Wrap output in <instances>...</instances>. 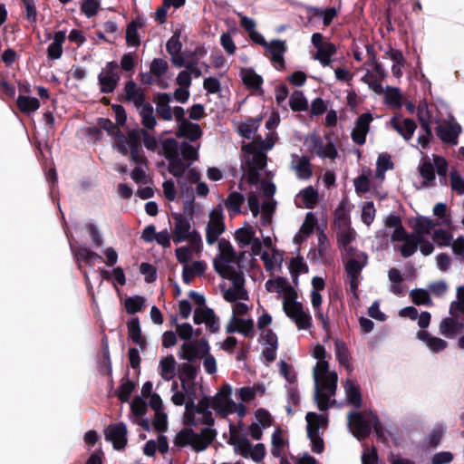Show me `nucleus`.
Returning <instances> with one entry per match:
<instances>
[{
    "mask_svg": "<svg viewBox=\"0 0 464 464\" xmlns=\"http://www.w3.org/2000/svg\"><path fill=\"white\" fill-rule=\"evenodd\" d=\"M344 256L347 260L346 270L351 278L350 285L352 289L354 290L357 287L356 276L365 266L367 258L363 253H357L353 247L346 249Z\"/></svg>",
    "mask_w": 464,
    "mask_h": 464,
    "instance_id": "nucleus-11",
    "label": "nucleus"
},
{
    "mask_svg": "<svg viewBox=\"0 0 464 464\" xmlns=\"http://www.w3.org/2000/svg\"><path fill=\"white\" fill-rule=\"evenodd\" d=\"M411 297L412 302L418 305H429L431 303L429 293L424 289L412 290L411 292Z\"/></svg>",
    "mask_w": 464,
    "mask_h": 464,
    "instance_id": "nucleus-62",
    "label": "nucleus"
},
{
    "mask_svg": "<svg viewBox=\"0 0 464 464\" xmlns=\"http://www.w3.org/2000/svg\"><path fill=\"white\" fill-rule=\"evenodd\" d=\"M232 444L234 446L235 451L241 455L244 458H248L249 452L252 448L251 442L245 438H231Z\"/></svg>",
    "mask_w": 464,
    "mask_h": 464,
    "instance_id": "nucleus-47",
    "label": "nucleus"
},
{
    "mask_svg": "<svg viewBox=\"0 0 464 464\" xmlns=\"http://www.w3.org/2000/svg\"><path fill=\"white\" fill-rule=\"evenodd\" d=\"M215 436L216 432L210 429L203 430L200 434L190 429H184L176 435L174 444L179 447L190 446L196 451H202L212 442Z\"/></svg>",
    "mask_w": 464,
    "mask_h": 464,
    "instance_id": "nucleus-5",
    "label": "nucleus"
},
{
    "mask_svg": "<svg viewBox=\"0 0 464 464\" xmlns=\"http://www.w3.org/2000/svg\"><path fill=\"white\" fill-rule=\"evenodd\" d=\"M336 53L335 46L331 43L324 47L316 49L314 56L323 66H328L332 63V56Z\"/></svg>",
    "mask_w": 464,
    "mask_h": 464,
    "instance_id": "nucleus-33",
    "label": "nucleus"
},
{
    "mask_svg": "<svg viewBox=\"0 0 464 464\" xmlns=\"http://www.w3.org/2000/svg\"><path fill=\"white\" fill-rule=\"evenodd\" d=\"M372 121V117L369 113L360 116L352 132V138L354 142L357 144H363L365 142L366 134L369 131V125Z\"/></svg>",
    "mask_w": 464,
    "mask_h": 464,
    "instance_id": "nucleus-23",
    "label": "nucleus"
},
{
    "mask_svg": "<svg viewBox=\"0 0 464 464\" xmlns=\"http://www.w3.org/2000/svg\"><path fill=\"white\" fill-rule=\"evenodd\" d=\"M287 444V440L281 429H276L272 434L271 452L274 456H280L282 450Z\"/></svg>",
    "mask_w": 464,
    "mask_h": 464,
    "instance_id": "nucleus-38",
    "label": "nucleus"
},
{
    "mask_svg": "<svg viewBox=\"0 0 464 464\" xmlns=\"http://www.w3.org/2000/svg\"><path fill=\"white\" fill-rule=\"evenodd\" d=\"M304 146L308 150L320 157L334 159L336 156L334 147L330 143L323 145L320 137L315 133H311L306 137Z\"/></svg>",
    "mask_w": 464,
    "mask_h": 464,
    "instance_id": "nucleus-16",
    "label": "nucleus"
},
{
    "mask_svg": "<svg viewBox=\"0 0 464 464\" xmlns=\"http://www.w3.org/2000/svg\"><path fill=\"white\" fill-rule=\"evenodd\" d=\"M282 306L286 316L295 323L298 330L311 329L312 317L304 309L302 303L297 300V295L287 303L282 304Z\"/></svg>",
    "mask_w": 464,
    "mask_h": 464,
    "instance_id": "nucleus-8",
    "label": "nucleus"
},
{
    "mask_svg": "<svg viewBox=\"0 0 464 464\" xmlns=\"http://www.w3.org/2000/svg\"><path fill=\"white\" fill-rule=\"evenodd\" d=\"M178 135L179 137H186L191 140H194L201 137L202 131L200 130L199 125L196 123H191L187 120H182L179 123Z\"/></svg>",
    "mask_w": 464,
    "mask_h": 464,
    "instance_id": "nucleus-26",
    "label": "nucleus"
},
{
    "mask_svg": "<svg viewBox=\"0 0 464 464\" xmlns=\"http://www.w3.org/2000/svg\"><path fill=\"white\" fill-rule=\"evenodd\" d=\"M305 420L307 422V433H318L320 428L324 429L327 426V417L323 414L308 412Z\"/></svg>",
    "mask_w": 464,
    "mask_h": 464,
    "instance_id": "nucleus-28",
    "label": "nucleus"
},
{
    "mask_svg": "<svg viewBox=\"0 0 464 464\" xmlns=\"http://www.w3.org/2000/svg\"><path fill=\"white\" fill-rule=\"evenodd\" d=\"M128 331H129V335L132 339L133 342H135L139 345L144 344V340L141 337L140 323L137 318H133L128 324Z\"/></svg>",
    "mask_w": 464,
    "mask_h": 464,
    "instance_id": "nucleus-56",
    "label": "nucleus"
},
{
    "mask_svg": "<svg viewBox=\"0 0 464 464\" xmlns=\"http://www.w3.org/2000/svg\"><path fill=\"white\" fill-rule=\"evenodd\" d=\"M263 393V390L259 386L242 387L237 394L242 402H249L256 398V393Z\"/></svg>",
    "mask_w": 464,
    "mask_h": 464,
    "instance_id": "nucleus-52",
    "label": "nucleus"
},
{
    "mask_svg": "<svg viewBox=\"0 0 464 464\" xmlns=\"http://www.w3.org/2000/svg\"><path fill=\"white\" fill-rule=\"evenodd\" d=\"M261 259L264 261L265 266L268 270H272L278 266L281 262L280 255L274 249L262 253Z\"/></svg>",
    "mask_w": 464,
    "mask_h": 464,
    "instance_id": "nucleus-51",
    "label": "nucleus"
},
{
    "mask_svg": "<svg viewBox=\"0 0 464 464\" xmlns=\"http://www.w3.org/2000/svg\"><path fill=\"white\" fill-rule=\"evenodd\" d=\"M392 168V162L390 156L386 154L380 155L376 162L375 177L381 181L384 179V172Z\"/></svg>",
    "mask_w": 464,
    "mask_h": 464,
    "instance_id": "nucleus-48",
    "label": "nucleus"
},
{
    "mask_svg": "<svg viewBox=\"0 0 464 464\" xmlns=\"http://www.w3.org/2000/svg\"><path fill=\"white\" fill-rule=\"evenodd\" d=\"M255 231L250 226H245L237 229L235 233L237 241L242 246H247L253 243L254 251L256 254V249L259 248V242L254 239Z\"/></svg>",
    "mask_w": 464,
    "mask_h": 464,
    "instance_id": "nucleus-25",
    "label": "nucleus"
},
{
    "mask_svg": "<svg viewBox=\"0 0 464 464\" xmlns=\"http://www.w3.org/2000/svg\"><path fill=\"white\" fill-rule=\"evenodd\" d=\"M402 242L403 245L401 246L400 249L401 254L404 257L411 256L416 251L418 245L417 237L413 235L409 236L407 239H404Z\"/></svg>",
    "mask_w": 464,
    "mask_h": 464,
    "instance_id": "nucleus-60",
    "label": "nucleus"
},
{
    "mask_svg": "<svg viewBox=\"0 0 464 464\" xmlns=\"http://www.w3.org/2000/svg\"><path fill=\"white\" fill-rule=\"evenodd\" d=\"M167 50L169 53L172 56V62L178 66L182 65V62L179 56V53L181 50V44L179 42V36L174 34L167 43Z\"/></svg>",
    "mask_w": 464,
    "mask_h": 464,
    "instance_id": "nucleus-41",
    "label": "nucleus"
},
{
    "mask_svg": "<svg viewBox=\"0 0 464 464\" xmlns=\"http://www.w3.org/2000/svg\"><path fill=\"white\" fill-rule=\"evenodd\" d=\"M385 102L393 107L399 108L401 105V95L396 88H387L384 92Z\"/></svg>",
    "mask_w": 464,
    "mask_h": 464,
    "instance_id": "nucleus-55",
    "label": "nucleus"
},
{
    "mask_svg": "<svg viewBox=\"0 0 464 464\" xmlns=\"http://www.w3.org/2000/svg\"><path fill=\"white\" fill-rule=\"evenodd\" d=\"M126 99L133 102L137 107L141 106L144 102L143 93L141 90L133 82H128L125 85Z\"/></svg>",
    "mask_w": 464,
    "mask_h": 464,
    "instance_id": "nucleus-32",
    "label": "nucleus"
},
{
    "mask_svg": "<svg viewBox=\"0 0 464 464\" xmlns=\"http://www.w3.org/2000/svg\"><path fill=\"white\" fill-rule=\"evenodd\" d=\"M460 132V127L452 121H443L437 127V134L444 142L456 143Z\"/></svg>",
    "mask_w": 464,
    "mask_h": 464,
    "instance_id": "nucleus-22",
    "label": "nucleus"
},
{
    "mask_svg": "<svg viewBox=\"0 0 464 464\" xmlns=\"http://www.w3.org/2000/svg\"><path fill=\"white\" fill-rule=\"evenodd\" d=\"M344 391L347 401L353 406L361 405V395L358 386L351 380H347L344 384Z\"/></svg>",
    "mask_w": 464,
    "mask_h": 464,
    "instance_id": "nucleus-40",
    "label": "nucleus"
},
{
    "mask_svg": "<svg viewBox=\"0 0 464 464\" xmlns=\"http://www.w3.org/2000/svg\"><path fill=\"white\" fill-rule=\"evenodd\" d=\"M310 298L315 316L322 322L324 327L326 328L328 322L324 314L321 312V304L323 302L321 294L315 291H311Z\"/></svg>",
    "mask_w": 464,
    "mask_h": 464,
    "instance_id": "nucleus-42",
    "label": "nucleus"
},
{
    "mask_svg": "<svg viewBox=\"0 0 464 464\" xmlns=\"http://www.w3.org/2000/svg\"><path fill=\"white\" fill-rule=\"evenodd\" d=\"M177 362L172 355L160 359L159 363V373L166 381L173 379L176 374Z\"/></svg>",
    "mask_w": 464,
    "mask_h": 464,
    "instance_id": "nucleus-27",
    "label": "nucleus"
},
{
    "mask_svg": "<svg viewBox=\"0 0 464 464\" xmlns=\"http://www.w3.org/2000/svg\"><path fill=\"white\" fill-rule=\"evenodd\" d=\"M225 231L223 209L220 206L213 208L208 215L206 240L208 244H214L218 237Z\"/></svg>",
    "mask_w": 464,
    "mask_h": 464,
    "instance_id": "nucleus-9",
    "label": "nucleus"
},
{
    "mask_svg": "<svg viewBox=\"0 0 464 464\" xmlns=\"http://www.w3.org/2000/svg\"><path fill=\"white\" fill-rule=\"evenodd\" d=\"M227 333L237 332L244 336L252 337L254 335V321L250 318L241 316H231L226 324Z\"/></svg>",
    "mask_w": 464,
    "mask_h": 464,
    "instance_id": "nucleus-19",
    "label": "nucleus"
},
{
    "mask_svg": "<svg viewBox=\"0 0 464 464\" xmlns=\"http://www.w3.org/2000/svg\"><path fill=\"white\" fill-rule=\"evenodd\" d=\"M65 32L60 31L54 34L53 42L47 49L48 56L51 59H59L63 53V44L65 41Z\"/></svg>",
    "mask_w": 464,
    "mask_h": 464,
    "instance_id": "nucleus-30",
    "label": "nucleus"
},
{
    "mask_svg": "<svg viewBox=\"0 0 464 464\" xmlns=\"http://www.w3.org/2000/svg\"><path fill=\"white\" fill-rule=\"evenodd\" d=\"M189 166V163L183 162L179 154L169 160V171L176 177L181 176Z\"/></svg>",
    "mask_w": 464,
    "mask_h": 464,
    "instance_id": "nucleus-50",
    "label": "nucleus"
},
{
    "mask_svg": "<svg viewBox=\"0 0 464 464\" xmlns=\"http://www.w3.org/2000/svg\"><path fill=\"white\" fill-rule=\"evenodd\" d=\"M118 64L116 63H109L106 68L100 73L99 82L101 90L103 92H111L120 79V76L115 72Z\"/></svg>",
    "mask_w": 464,
    "mask_h": 464,
    "instance_id": "nucleus-20",
    "label": "nucleus"
},
{
    "mask_svg": "<svg viewBox=\"0 0 464 464\" xmlns=\"http://www.w3.org/2000/svg\"><path fill=\"white\" fill-rule=\"evenodd\" d=\"M170 96L167 93L159 94L156 97L157 111L164 120H170L172 117L170 107L169 103Z\"/></svg>",
    "mask_w": 464,
    "mask_h": 464,
    "instance_id": "nucleus-35",
    "label": "nucleus"
},
{
    "mask_svg": "<svg viewBox=\"0 0 464 464\" xmlns=\"http://www.w3.org/2000/svg\"><path fill=\"white\" fill-rule=\"evenodd\" d=\"M418 117L425 132L430 134V113L426 102H420L418 106Z\"/></svg>",
    "mask_w": 464,
    "mask_h": 464,
    "instance_id": "nucleus-57",
    "label": "nucleus"
},
{
    "mask_svg": "<svg viewBox=\"0 0 464 464\" xmlns=\"http://www.w3.org/2000/svg\"><path fill=\"white\" fill-rule=\"evenodd\" d=\"M171 401L178 406L185 404L186 412L184 415V421L188 425L198 424V420L194 418L195 408V387L192 382L186 380H181L180 385L174 382L171 385Z\"/></svg>",
    "mask_w": 464,
    "mask_h": 464,
    "instance_id": "nucleus-3",
    "label": "nucleus"
},
{
    "mask_svg": "<svg viewBox=\"0 0 464 464\" xmlns=\"http://www.w3.org/2000/svg\"><path fill=\"white\" fill-rule=\"evenodd\" d=\"M227 279L231 280L232 285H224L223 297L229 303L245 301L248 299L246 290L244 288L245 279L243 275H236Z\"/></svg>",
    "mask_w": 464,
    "mask_h": 464,
    "instance_id": "nucleus-12",
    "label": "nucleus"
},
{
    "mask_svg": "<svg viewBox=\"0 0 464 464\" xmlns=\"http://www.w3.org/2000/svg\"><path fill=\"white\" fill-rule=\"evenodd\" d=\"M19 110L24 113L36 111L40 107V102L36 98L20 95L16 101Z\"/></svg>",
    "mask_w": 464,
    "mask_h": 464,
    "instance_id": "nucleus-34",
    "label": "nucleus"
},
{
    "mask_svg": "<svg viewBox=\"0 0 464 464\" xmlns=\"http://www.w3.org/2000/svg\"><path fill=\"white\" fill-rule=\"evenodd\" d=\"M172 239L175 243L188 241L197 252L201 251V237L190 221L180 213H172Z\"/></svg>",
    "mask_w": 464,
    "mask_h": 464,
    "instance_id": "nucleus-4",
    "label": "nucleus"
},
{
    "mask_svg": "<svg viewBox=\"0 0 464 464\" xmlns=\"http://www.w3.org/2000/svg\"><path fill=\"white\" fill-rule=\"evenodd\" d=\"M144 304L145 299L141 296L136 295L125 300V308L129 314H134L141 311L144 307Z\"/></svg>",
    "mask_w": 464,
    "mask_h": 464,
    "instance_id": "nucleus-59",
    "label": "nucleus"
},
{
    "mask_svg": "<svg viewBox=\"0 0 464 464\" xmlns=\"http://www.w3.org/2000/svg\"><path fill=\"white\" fill-rule=\"evenodd\" d=\"M387 55L393 62L392 66L393 75L396 77L401 76L402 72L401 67L402 66L404 61L402 53L395 50H391L389 53H387Z\"/></svg>",
    "mask_w": 464,
    "mask_h": 464,
    "instance_id": "nucleus-54",
    "label": "nucleus"
},
{
    "mask_svg": "<svg viewBox=\"0 0 464 464\" xmlns=\"http://www.w3.org/2000/svg\"><path fill=\"white\" fill-rule=\"evenodd\" d=\"M317 198V191L314 188L308 187L297 194L295 200L298 205L310 208L316 203Z\"/></svg>",
    "mask_w": 464,
    "mask_h": 464,
    "instance_id": "nucleus-29",
    "label": "nucleus"
},
{
    "mask_svg": "<svg viewBox=\"0 0 464 464\" xmlns=\"http://www.w3.org/2000/svg\"><path fill=\"white\" fill-rule=\"evenodd\" d=\"M269 293H276L283 298L282 304L287 303L297 295L296 291L289 285L286 279L282 277L271 278L265 284Z\"/></svg>",
    "mask_w": 464,
    "mask_h": 464,
    "instance_id": "nucleus-14",
    "label": "nucleus"
},
{
    "mask_svg": "<svg viewBox=\"0 0 464 464\" xmlns=\"http://www.w3.org/2000/svg\"><path fill=\"white\" fill-rule=\"evenodd\" d=\"M355 233L347 226H341L338 227V242L343 249V254L346 253V249L351 247L349 245L354 239Z\"/></svg>",
    "mask_w": 464,
    "mask_h": 464,
    "instance_id": "nucleus-39",
    "label": "nucleus"
},
{
    "mask_svg": "<svg viewBox=\"0 0 464 464\" xmlns=\"http://www.w3.org/2000/svg\"><path fill=\"white\" fill-rule=\"evenodd\" d=\"M232 387L225 384L212 398V408L222 416L236 412L239 417L246 414V407L242 403H236L231 399Z\"/></svg>",
    "mask_w": 464,
    "mask_h": 464,
    "instance_id": "nucleus-6",
    "label": "nucleus"
},
{
    "mask_svg": "<svg viewBox=\"0 0 464 464\" xmlns=\"http://www.w3.org/2000/svg\"><path fill=\"white\" fill-rule=\"evenodd\" d=\"M420 173L425 185H430L435 180L433 165L430 161L424 160L420 166Z\"/></svg>",
    "mask_w": 464,
    "mask_h": 464,
    "instance_id": "nucleus-53",
    "label": "nucleus"
},
{
    "mask_svg": "<svg viewBox=\"0 0 464 464\" xmlns=\"http://www.w3.org/2000/svg\"><path fill=\"white\" fill-rule=\"evenodd\" d=\"M276 140L275 133L269 134L264 140H255L243 146V164L242 169L247 175L251 183H256L259 177V171L266 164V158L264 150H271Z\"/></svg>",
    "mask_w": 464,
    "mask_h": 464,
    "instance_id": "nucleus-2",
    "label": "nucleus"
},
{
    "mask_svg": "<svg viewBox=\"0 0 464 464\" xmlns=\"http://www.w3.org/2000/svg\"><path fill=\"white\" fill-rule=\"evenodd\" d=\"M264 46L270 53L271 60L277 69H282L285 64L284 53L287 51V45L284 40H273L266 42L263 37V43H258Z\"/></svg>",
    "mask_w": 464,
    "mask_h": 464,
    "instance_id": "nucleus-17",
    "label": "nucleus"
},
{
    "mask_svg": "<svg viewBox=\"0 0 464 464\" xmlns=\"http://www.w3.org/2000/svg\"><path fill=\"white\" fill-rule=\"evenodd\" d=\"M104 435L117 450H122L127 444V426L122 422L109 425Z\"/></svg>",
    "mask_w": 464,
    "mask_h": 464,
    "instance_id": "nucleus-15",
    "label": "nucleus"
},
{
    "mask_svg": "<svg viewBox=\"0 0 464 464\" xmlns=\"http://www.w3.org/2000/svg\"><path fill=\"white\" fill-rule=\"evenodd\" d=\"M432 239L439 246H447L450 245L452 236L443 229H437L432 234Z\"/></svg>",
    "mask_w": 464,
    "mask_h": 464,
    "instance_id": "nucleus-64",
    "label": "nucleus"
},
{
    "mask_svg": "<svg viewBox=\"0 0 464 464\" xmlns=\"http://www.w3.org/2000/svg\"><path fill=\"white\" fill-rule=\"evenodd\" d=\"M209 350V344L204 339L194 342H186L181 344L179 351V356L180 359L192 362L197 358H201L202 355L206 354Z\"/></svg>",
    "mask_w": 464,
    "mask_h": 464,
    "instance_id": "nucleus-13",
    "label": "nucleus"
},
{
    "mask_svg": "<svg viewBox=\"0 0 464 464\" xmlns=\"http://www.w3.org/2000/svg\"><path fill=\"white\" fill-rule=\"evenodd\" d=\"M240 22L244 29L248 32L249 37L252 41L256 44L263 43L264 36L255 30L256 23L253 19L246 16H241Z\"/></svg>",
    "mask_w": 464,
    "mask_h": 464,
    "instance_id": "nucleus-45",
    "label": "nucleus"
},
{
    "mask_svg": "<svg viewBox=\"0 0 464 464\" xmlns=\"http://www.w3.org/2000/svg\"><path fill=\"white\" fill-rule=\"evenodd\" d=\"M311 355L315 360L313 367L314 401L319 410L324 411L332 405L331 398L335 394L338 376L334 371L329 369L326 351L323 345L313 346Z\"/></svg>",
    "mask_w": 464,
    "mask_h": 464,
    "instance_id": "nucleus-1",
    "label": "nucleus"
},
{
    "mask_svg": "<svg viewBox=\"0 0 464 464\" xmlns=\"http://www.w3.org/2000/svg\"><path fill=\"white\" fill-rule=\"evenodd\" d=\"M193 321L196 324H204L210 333H216L219 329L218 320L213 310L199 306L195 309Z\"/></svg>",
    "mask_w": 464,
    "mask_h": 464,
    "instance_id": "nucleus-18",
    "label": "nucleus"
},
{
    "mask_svg": "<svg viewBox=\"0 0 464 464\" xmlns=\"http://www.w3.org/2000/svg\"><path fill=\"white\" fill-rule=\"evenodd\" d=\"M276 208V202L273 199H267L262 204V219L263 225H268L272 220V215Z\"/></svg>",
    "mask_w": 464,
    "mask_h": 464,
    "instance_id": "nucleus-61",
    "label": "nucleus"
},
{
    "mask_svg": "<svg viewBox=\"0 0 464 464\" xmlns=\"http://www.w3.org/2000/svg\"><path fill=\"white\" fill-rule=\"evenodd\" d=\"M290 107L293 111H303L307 108V101L299 92H294L290 97Z\"/></svg>",
    "mask_w": 464,
    "mask_h": 464,
    "instance_id": "nucleus-63",
    "label": "nucleus"
},
{
    "mask_svg": "<svg viewBox=\"0 0 464 464\" xmlns=\"http://www.w3.org/2000/svg\"><path fill=\"white\" fill-rule=\"evenodd\" d=\"M210 406L212 407V399L207 398V397L201 399L200 401L198 403V405L195 404L194 415L196 413H200L203 415L204 422H206L208 424H212L213 420L211 418V413L209 411H208V410ZM194 418L196 419L195 416H194Z\"/></svg>",
    "mask_w": 464,
    "mask_h": 464,
    "instance_id": "nucleus-43",
    "label": "nucleus"
},
{
    "mask_svg": "<svg viewBox=\"0 0 464 464\" xmlns=\"http://www.w3.org/2000/svg\"><path fill=\"white\" fill-rule=\"evenodd\" d=\"M450 186L458 195L464 194V177L457 170L451 169L449 175Z\"/></svg>",
    "mask_w": 464,
    "mask_h": 464,
    "instance_id": "nucleus-46",
    "label": "nucleus"
},
{
    "mask_svg": "<svg viewBox=\"0 0 464 464\" xmlns=\"http://www.w3.org/2000/svg\"><path fill=\"white\" fill-rule=\"evenodd\" d=\"M241 77L243 82L249 88L257 89L262 83V78L252 69H243Z\"/></svg>",
    "mask_w": 464,
    "mask_h": 464,
    "instance_id": "nucleus-44",
    "label": "nucleus"
},
{
    "mask_svg": "<svg viewBox=\"0 0 464 464\" xmlns=\"http://www.w3.org/2000/svg\"><path fill=\"white\" fill-rule=\"evenodd\" d=\"M377 423L378 420L375 415H371L367 419L360 413H353L348 416V427L351 432L357 438L367 435L372 427H377Z\"/></svg>",
    "mask_w": 464,
    "mask_h": 464,
    "instance_id": "nucleus-10",
    "label": "nucleus"
},
{
    "mask_svg": "<svg viewBox=\"0 0 464 464\" xmlns=\"http://www.w3.org/2000/svg\"><path fill=\"white\" fill-rule=\"evenodd\" d=\"M261 122V118L255 120H248L238 123L237 129L238 133L245 138H251L253 134L257 130Z\"/></svg>",
    "mask_w": 464,
    "mask_h": 464,
    "instance_id": "nucleus-36",
    "label": "nucleus"
},
{
    "mask_svg": "<svg viewBox=\"0 0 464 464\" xmlns=\"http://www.w3.org/2000/svg\"><path fill=\"white\" fill-rule=\"evenodd\" d=\"M371 170L369 169H362V173L359 177L354 179L353 185L355 188V191L358 194H363L368 192L371 189Z\"/></svg>",
    "mask_w": 464,
    "mask_h": 464,
    "instance_id": "nucleus-37",
    "label": "nucleus"
},
{
    "mask_svg": "<svg viewBox=\"0 0 464 464\" xmlns=\"http://www.w3.org/2000/svg\"><path fill=\"white\" fill-rule=\"evenodd\" d=\"M463 329V324L453 318L444 319L440 325V333L444 336H454Z\"/></svg>",
    "mask_w": 464,
    "mask_h": 464,
    "instance_id": "nucleus-31",
    "label": "nucleus"
},
{
    "mask_svg": "<svg viewBox=\"0 0 464 464\" xmlns=\"http://www.w3.org/2000/svg\"><path fill=\"white\" fill-rule=\"evenodd\" d=\"M390 124L406 140L412 137L417 128L413 121L403 118L401 115H394L391 119Z\"/></svg>",
    "mask_w": 464,
    "mask_h": 464,
    "instance_id": "nucleus-21",
    "label": "nucleus"
},
{
    "mask_svg": "<svg viewBox=\"0 0 464 464\" xmlns=\"http://www.w3.org/2000/svg\"><path fill=\"white\" fill-rule=\"evenodd\" d=\"M138 108L140 110V114L141 116L144 126L149 129H152L156 124V121L153 116L152 107L150 106V104L148 103H143L141 106H139Z\"/></svg>",
    "mask_w": 464,
    "mask_h": 464,
    "instance_id": "nucleus-49",
    "label": "nucleus"
},
{
    "mask_svg": "<svg viewBox=\"0 0 464 464\" xmlns=\"http://www.w3.org/2000/svg\"><path fill=\"white\" fill-rule=\"evenodd\" d=\"M433 223L430 219L426 218H420L416 220L415 223V233L416 237H423L425 235L430 233V228L432 227Z\"/></svg>",
    "mask_w": 464,
    "mask_h": 464,
    "instance_id": "nucleus-58",
    "label": "nucleus"
},
{
    "mask_svg": "<svg viewBox=\"0 0 464 464\" xmlns=\"http://www.w3.org/2000/svg\"><path fill=\"white\" fill-rule=\"evenodd\" d=\"M417 337L433 353H440L447 347L446 341L441 338L432 336L427 331L418 332Z\"/></svg>",
    "mask_w": 464,
    "mask_h": 464,
    "instance_id": "nucleus-24",
    "label": "nucleus"
},
{
    "mask_svg": "<svg viewBox=\"0 0 464 464\" xmlns=\"http://www.w3.org/2000/svg\"><path fill=\"white\" fill-rule=\"evenodd\" d=\"M218 249L219 255L214 261L216 271L224 278L243 275L236 269L237 262L231 245L227 241H220L218 243Z\"/></svg>",
    "mask_w": 464,
    "mask_h": 464,
    "instance_id": "nucleus-7",
    "label": "nucleus"
}]
</instances>
